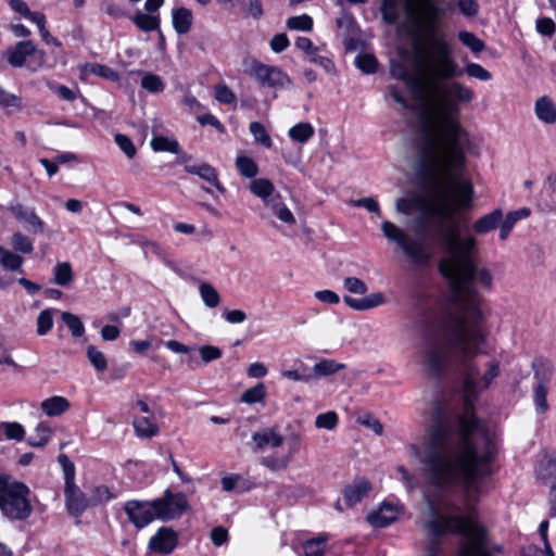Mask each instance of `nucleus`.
<instances>
[{
  "label": "nucleus",
  "mask_w": 556,
  "mask_h": 556,
  "mask_svg": "<svg viewBox=\"0 0 556 556\" xmlns=\"http://www.w3.org/2000/svg\"><path fill=\"white\" fill-rule=\"evenodd\" d=\"M486 336L483 314L471 306L467 319L427 332L418 352L421 368L429 377L439 378L455 369L464 391L463 414L440 417L432 426L420 456L422 478L431 481V490L440 483H464L469 500L481 493L479 481L492 473L495 458V444L473 412V401L501 372L497 359L483 366L475 362ZM432 494L428 491V496Z\"/></svg>",
  "instance_id": "obj_1"
},
{
  "label": "nucleus",
  "mask_w": 556,
  "mask_h": 556,
  "mask_svg": "<svg viewBox=\"0 0 556 556\" xmlns=\"http://www.w3.org/2000/svg\"><path fill=\"white\" fill-rule=\"evenodd\" d=\"M442 140V150L431 141L427 143L426 153L430 157L433 177L429 178L434 194L428 207L429 216L437 220L435 232L442 239L447 256L439 263L440 273L450 280L453 299L440 325H455L457 319H467V312L475 306L481 314L480 299L472 283L491 290L493 276L485 267H478L471 252L476 239H460L457 225L454 224L460 210H469L472 205L473 186L464 178L467 156L463 144L467 134L456 122L446 125Z\"/></svg>",
  "instance_id": "obj_2"
},
{
  "label": "nucleus",
  "mask_w": 556,
  "mask_h": 556,
  "mask_svg": "<svg viewBox=\"0 0 556 556\" xmlns=\"http://www.w3.org/2000/svg\"><path fill=\"white\" fill-rule=\"evenodd\" d=\"M427 37L426 41L417 38L408 56L409 65L415 74L413 76L401 62H392L390 74L393 78L404 81L410 92L418 99L430 100L429 111L422 122L418 137V153L428 178L433 177L430 157L426 153L427 143L433 141L438 150H442L443 132L446 125L456 122L467 134L463 151L471 144L470 135L460 122V103H470L475 92L459 81L453 80L441 85L442 80L454 79L462 75L452 45L443 37L437 35L439 27L433 31L419 23Z\"/></svg>",
  "instance_id": "obj_3"
},
{
  "label": "nucleus",
  "mask_w": 556,
  "mask_h": 556,
  "mask_svg": "<svg viewBox=\"0 0 556 556\" xmlns=\"http://www.w3.org/2000/svg\"><path fill=\"white\" fill-rule=\"evenodd\" d=\"M433 489V496H428L432 483L424 479L422 495L430 519L426 529L434 535L462 534L465 540L458 548V556H491L486 544V531L477 522L473 504L484 493L481 485L477 498H467L464 483H440Z\"/></svg>",
  "instance_id": "obj_4"
},
{
  "label": "nucleus",
  "mask_w": 556,
  "mask_h": 556,
  "mask_svg": "<svg viewBox=\"0 0 556 556\" xmlns=\"http://www.w3.org/2000/svg\"><path fill=\"white\" fill-rule=\"evenodd\" d=\"M29 488L11 475H0V510L9 519H27L33 507L29 502Z\"/></svg>",
  "instance_id": "obj_5"
},
{
  "label": "nucleus",
  "mask_w": 556,
  "mask_h": 556,
  "mask_svg": "<svg viewBox=\"0 0 556 556\" xmlns=\"http://www.w3.org/2000/svg\"><path fill=\"white\" fill-rule=\"evenodd\" d=\"M381 230L386 238L394 241L402 249L409 263L414 266L421 267L428 265L431 258V250L424 241L413 239L391 222H383Z\"/></svg>",
  "instance_id": "obj_6"
},
{
  "label": "nucleus",
  "mask_w": 556,
  "mask_h": 556,
  "mask_svg": "<svg viewBox=\"0 0 556 556\" xmlns=\"http://www.w3.org/2000/svg\"><path fill=\"white\" fill-rule=\"evenodd\" d=\"M452 5L445 0H410L409 15L433 33Z\"/></svg>",
  "instance_id": "obj_7"
},
{
  "label": "nucleus",
  "mask_w": 556,
  "mask_h": 556,
  "mask_svg": "<svg viewBox=\"0 0 556 556\" xmlns=\"http://www.w3.org/2000/svg\"><path fill=\"white\" fill-rule=\"evenodd\" d=\"M245 71L261 87L285 89L292 86L291 78L280 67L264 64L255 59L248 63Z\"/></svg>",
  "instance_id": "obj_8"
},
{
  "label": "nucleus",
  "mask_w": 556,
  "mask_h": 556,
  "mask_svg": "<svg viewBox=\"0 0 556 556\" xmlns=\"http://www.w3.org/2000/svg\"><path fill=\"white\" fill-rule=\"evenodd\" d=\"M156 519L169 521L179 518L188 508V500L184 493L166 490L163 496L152 501Z\"/></svg>",
  "instance_id": "obj_9"
},
{
  "label": "nucleus",
  "mask_w": 556,
  "mask_h": 556,
  "mask_svg": "<svg viewBox=\"0 0 556 556\" xmlns=\"http://www.w3.org/2000/svg\"><path fill=\"white\" fill-rule=\"evenodd\" d=\"M124 511L138 530L149 526L154 519V507L152 501L131 500L124 504Z\"/></svg>",
  "instance_id": "obj_10"
},
{
  "label": "nucleus",
  "mask_w": 556,
  "mask_h": 556,
  "mask_svg": "<svg viewBox=\"0 0 556 556\" xmlns=\"http://www.w3.org/2000/svg\"><path fill=\"white\" fill-rule=\"evenodd\" d=\"M177 544V533L172 528L162 527L151 536L148 547L153 553L168 555L174 552Z\"/></svg>",
  "instance_id": "obj_11"
},
{
  "label": "nucleus",
  "mask_w": 556,
  "mask_h": 556,
  "mask_svg": "<svg viewBox=\"0 0 556 556\" xmlns=\"http://www.w3.org/2000/svg\"><path fill=\"white\" fill-rule=\"evenodd\" d=\"M36 53L43 59L45 52L38 51L36 45L31 40H23L9 48L5 51V58L11 66L22 67L25 65L26 59Z\"/></svg>",
  "instance_id": "obj_12"
},
{
  "label": "nucleus",
  "mask_w": 556,
  "mask_h": 556,
  "mask_svg": "<svg viewBox=\"0 0 556 556\" xmlns=\"http://www.w3.org/2000/svg\"><path fill=\"white\" fill-rule=\"evenodd\" d=\"M8 210L18 222L24 223L29 231L34 233L43 232L45 223L34 208L26 207L22 203H12Z\"/></svg>",
  "instance_id": "obj_13"
},
{
  "label": "nucleus",
  "mask_w": 556,
  "mask_h": 556,
  "mask_svg": "<svg viewBox=\"0 0 556 556\" xmlns=\"http://www.w3.org/2000/svg\"><path fill=\"white\" fill-rule=\"evenodd\" d=\"M65 506L70 515L80 516L91 504L84 492L75 484L64 485Z\"/></svg>",
  "instance_id": "obj_14"
},
{
  "label": "nucleus",
  "mask_w": 556,
  "mask_h": 556,
  "mask_svg": "<svg viewBox=\"0 0 556 556\" xmlns=\"http://www.w3.org/2000/svg\"><path fill=\"white\" fill-rule=\"evenodd\" d=\"M399 514L397 506L383 503L376 511L368 514L366 519L375 528H384L394 522Z\"/></svg>",
  "instance_id": "obj_15"
},
{
  "label": "nucleus",
  "mask_w": 556,
  "mask_h": 556,
  "mask_svg": "<svg viewBox=\"0 0 556 556\" xmlns=\"http://www.w3.org/2000/svg\"><path fill=\"white\" fill-rule=\"evenodd\" d=\"M371 491V483L365 478L355 479L343 490V496L348 506L352 507L366 497Z\"/></svg>",
  "instance_id": "obj_16"
},
{
  "label": "nucleus",
  "mask_w": 556,
  "mask_h": 556,
  "mask_svg": "<svg viewBox=\"0 0 556 556\" xmlns=\"http://www.w3.org/2000/svg\"><path fill=\"white\" fill-rule=\"evenodd\" d=\"M252 441L254 442L253 451L262 452L266 447L281 446L283 437L275 428H268L253 433Z\"/></svg>",
  "instance_id": "obj_17"
},
{
  "label": "nucleus",
  "mask_w": 556,
  "mask_h": 556,
  "mask_svg": "<svg viewBox=\"0 0 556 556\" xmlns=\"http://www.w3.org/2000/svg\"><path fill=\"white\" fill-rule=\"evenodd\" d=\"M534 377L536 386L534 388L533 401L536 412L543 414L548 409L546 382L549 378V372L541 374L540 370H536Z\"/></svg>",
  "instance_id": "obj_18"
},
{
  "label": "nucleus",
  "mask_w": 556,
  "mask_h": 556,
  "mask_svg": "<svg viewBox=\"0 0 556 556\" xmlns=\"http://www.w3.org/2000/svg\"><path fill=\"white\" fill-rule=\"evenodd\" d=\"M265 206L275 215L281 223L293 226L296 223L295 216L285 204L280 193H276L275 198H270Z\"/></svg>",
  "instance_id": "obj_19"
},
{
  "label": "nucleus",
  "mask_w": 556,
  "mask_h": 556,
  "mask_svg": "<svg viewBox=\"0 0 556 556\" xmlns=\"http://www.w3.org/2000/svg\"><path fill=\"white\" fill-rule=\"evenodd\" d=\"M343 301L355 311H367L383 304L384 295L381 292H375L361 299L344 296Z\"/></svg>",
  "instance_id": "obj_20"
},
{
  "label": "nucleus",
  "mask_w": 556,
  "mask_h": 556,
  "mask_svg": "<svg viewBox=\"0 0 556 556\" xmlns=\"http://www.w3.org/2000/svg\"><path fill=\"white\" fill-rule=\"evenodd\" d=\"M502 218L503 211L501 208H495L491 213L478 218L473 224V230L478 235L488 233L500 226Z\"/></svg>",
  "instance_id": "obj_21"
},
{
  "label": "nucleus",
  "mask_w": 556,
  "mask_h": 556,
  "mask_svg": "<svg viewBox=\"0 0 556 556\" xmlns=\"http://www.w3.org/2000/svg\"><path fill=\"white\" fill-rule=\"evenodd\" d=\"M536 117L545 124L556 122V105L553 100L546 96L539 98L534 104Z\"/></svg>",
  "instance_id": "obj_22"
},
{
  "label": "nucleus",
  "mask_w": 556,
  "mask_h": 556,
  "mask_svg": "<svg viewBox=\"0 0 556 556\" xmlns=\"http://www.w3.org/2000/svg\"><path fill=\"white\" fill-rule=\"evenodd\" d=\"M250 191L257 198H260L264 205L270 198H275V186L267 178H256L251 180L249 184Z\"/></svg>",
  "instance_id": "obj_23"
},
{
  "label": "nucleus",
  "mask_w": 556,
  "mask_h": 556,
  "mask_svg": "<svg viewBox=\"0 0 556 556\" xmlns=\"http://www.w3.org/2000/svg\"><path fill=\"white\" fill-rule=\"evenodd\" d=\"M173 27L179 35L187 34L192 26L193 15L189 9H174L172 13Z\"/></svg>",
  "instance_id": "obj_24"
},
{
  "label": "nucleus",
  "mask_w": 556,
  "mask_h": 556,
  "mask_svg": "<svg viewBox=\"0 0 556 556\" xmlns=\"http://www.w3.org/2000/svg\"><path fill=\"white\" fill-rule=\"evenodd\" d=\"M132 23L142 31H153L160 28V16L159 14L142 13L137 11L131 16Z\"/></svg>",
  "instance_id": "obj_25"
},
{
  "label": "nucleus",
  "mask_w": 556,
  "mask_h": 556,
  "mask_svg": "<svg viewBox=\"0 0 556 556\" xmlns=\"http://www.w3.org/2000/svg\"><path fill=\"white\" fill-rule=\"evenodd\" d=\"M68 407L70 403L63 396H52L41 403L42 412L50 417L62 415Z\"/></svg>",
  "instance_id": "obj_26"
},
{
  "label": "nucleus",
  "mask_w": 556,
  "mask_h": 556,
  "mask_svg": "<svg viewBox=\"0 0 556 556\" xmlns=\"http://www.w3.org/2000/svg\"><path fill=\"white\" fill-rule=\"evenodd\" d=\"M24 258L17 253L0 245V266L10 271H22Z\"/></svg>",
  "instance_id": "obj_27"
},
{
  "label": "nucleus",
  "mask_w": 556,
  "mask_h": 556,
  "mask_svg": "<svg viewBox=\"0 0 556 556\" xmlns=\"http://www.w3.org/2000/svg\"><path fill=\"white\" fill-rule=\"evenodd\" d=\"M132 426L136 435L141 439H149L159 433L157 425L149 417L135 418Z\"/></svg>",
  "instance_id": "obj_28"
},
{
  "label": "nucleus",
  "mask_w": 556,
  "mask_h": 556,
  "mask_svg": "<svg viewBox=\"0 0 556 556\" xmlns=\"http://www.w3.org/2000/svg\"><path fill=\"white\" fill-rule=\"evenodd\" d=\"M25 435L24 427L16 421H2L0 422V440L22 441Z\"/></svg>",
  "instance_id": "obj_29"
},
{
  "label": "nucleus",
  "mask_w": 556,
  "mask_h": 556,
  "mask_svg": "<svg viewBox=\"0 0 556 556\" xmlns=\"http://www.w3.org/2000/svg\"><path fill=\"white\" fill-rule=\"evenodd\" d=\"M314 134V127L309 123H299L292 126L288 131L290 139L300 143L307 142Z\"/></svg>",
  "instance_id": "obj_30"
},
{
  "label": "nucleus",
  "mask_w": 556,
  "mask_h": 556,
  "mask_svg": "<svg viewBox=\"0 0 556 556\" xmlns=\"http://www.w3.org/2000/svg\"><path fill=\"white\" fill-rule=\"evenodd\" d=\"M199 292L205 306L215 308L220 303V295L217 290L208 282H201L199 285Z\"/></svg>",
  "instance_id": "obj_31"
},
{
  "label": "nucleus",
  "mask_w": 556,
  "mask_h": 556,
  "mask_svg": "<svg viewBox=\"0 0 556 556\" xmlns=\"http://www.w3.org/2000/svg\"><path fill=\"white\" fill-rule=\"evenodd\" d=\"M53 281L58 286H66L74 279L72 265L68 262L58 263L53 268Z\"/></svg>",
  "instance_id": "obj_32"
},
{
  "label": "nucleus",
  "mask_w": 556,
  "mask_h": 556,
  "mask_svg": "<svg viewBox=\"0 0 556 556\" xmlns=\"http://www.w3.org/2000/svg\"><path fill=\"white\" fill-rule=\"evenodd\" d=\"M200 178L203 180L210 182L212 186H214L219 192L225 193L226 189L220 184L218 179V174L216 169L211 166L210 164L203 163L199 165V175Z\"/></svg>",
  "instance_id": "obj_33"
},
{
  "label": "nucleus",
  "mask_w": 556,
  "mask_h": 556,
  "mask_svg": "<svg viewBox=\"0 0 556 556\" xmlns=\"http://www.w3.org/2000/svg\"><path fill=\"white\" fill-rule=\"evenodd\" d=\"M457 37L473 53H480L485 49L484 42L471 31L462 30L457 34Z\"/></svg>",
  "instance_id": "obj_34"
},
{
  "label": "nucleus",
  "mask_w": 556,
  "mask_h": 556,
  "mask_svg": "<svg viewBox=\"0 0 556 556\" xmlns=\"http://www.w3.org/2000/svg\"><path fill=\"white\" fill-rule=\"evenodd\" d=\"M236 167L245 178H254L258 174V166L255 161L249 156H238L236 159Z\"/></svg>",
  "instance_id": "obj_35"
},
{
  "label": "nucleus",
  "mask_w": 556,
  "mask_h": 556,
  "mask_svg": "<svg viewBox=\"0 0 556 556\" xmlns=\"http://www.w3.org/2000/svg\"><path fill=\"white\" fill-rule=\"evenodd\" d=\"M345 368V365L342 363H337L333 359H323L316 363L313 367L314 372L317 377H325L332 374H336L339 370Z\"/></svg>",
  "instance_id": "obj_36"
},
{
  "label": "nucleus",
  "mask_w": 556,
  "mask_h": 556,
  "mask_svg": "<svg viewBox=\"0 0 556 556\" xmlns=\"http://www.w3.org/2000/svg\"><path fill=\"white\" fill-rule=\"evenodd\" d=\"M151 147L155 152H179V144L175 139L163 136H154L151 140Z\"/></svg>",
  "instance_id": "obj_37"
},
{
  "label": "nucleus",
  "mask_w": 556,
  "mask_h": 556,
  "mask_svg": "<svg viewBox=\"0 0 556 556\" xmlns=\"http://www.w3.org/2000/svg\"><path fill=\"white\" fill-rule=\"evenodd\" d=\"M86 354L90 364L94 367L97 371H105L108 369V361L104 354L98 350L94 345H88L86 349Z\"/></svg>",
  "instance_id": "obj_38"
},
{
  "label": "nucleus",
  "mask_w": 556,
  "mask_h": 556,
  "mask_svg": "<svg viewBox=\"0 0 556 556\" xmlns=\"http://www.w3.org/2000/svg\"><path fill=\"white\" fill-rule=\"evenodd\" d=\"M11 244L14 251L18 253L30 254L34 251L33 241L20 231L12 235Z\"/></svg>",
  "instance_id": "obj_39"
},
{
  "label": "nucleus",
  "mask_w": 556,
  "mask_h": 556,
  "mask_svg": "<svg viewBox=\"0 0 556 556\" xmlns=\"http://www.w3.org/2000/svg\"><path fill=\"white\" fill-rule=\"evenodd\" d=\"M62 320L67 326L73 337L79 338L85 333V327L81 319L72 313H62Z\"/></svg>",
  "instance_id": "obj_40"
},
{
  "label": "nucleus",
  "mask_w": 556,
  "mask_h": 556,
  "mask_svg": "<svg viewBox=\"0 0 556 556\" xmlns=\"http://www.w3.org/2000/svg\"><path fill=\"white\" fill-rule=\"evenodd\" d=\"M287 27L292 30L311 31L313 28V18L307 14L291 16L286 22Z\"/></svg>",
  "instance_id": "obj_41"
},
{
  "label": "nucleus",
  "mask_w": 556,
  "mask_h": 556,
  "mask_svg": "<svg viewBox=\"0 0 556 556\" xmlns=\"http://www.w3.org/2000/svg\"><path fill=\"white\" fill-rule=\"evenodd\" d=\"M327 538L308 540L303 544L304 556H324L326 552Z\"/></svg>",
  "instance_id": "obj_42"
},
{
  "label": "nucleus",
  "mask_w": 556,
  "mask_h": 556,
  "mask_svg": "<svg viewBox=\"0 0 556 556\" xmlns=\"http://www.w3.org/2000/svg\"><path fill=\"white\" fill-rule=\"evenodd\" d=\"M250 132L254 140L266 148H271L273 141L264 125L260 122H252L249 126Z\"/></svg>",
  "instance_id": "obj_43"
},
{
  "label": "nucleus",
  "mask_w": 556,
  "mask_h": 556,
  "mask_svg": "<svg viewBox=\"0 0 556 556\" xmlns=\"http://www.w3.org/2000/svg\"><path fill=\"white\" fill-rule=\"evenodd\" d=\"M53 313L54 309L47 308L40 312L37 317V334L45 336L47 334L53 327Z\"/></svg>",
  "instance_id": "obj_44"
},
{
  "label": "nucleus",
  "mask_w": 556,
  "mask_h": 556,
  "mask_svg": "<svg viewBox=\"0 0 556 556\" xmlns=\"http://www.w3.org/2000/svg\"><path fill=\"white\" fill-rule=\"evenodd\" d=\"M266 396L264 383L260 382L255 387L245 390L241 395V401L248 404L261 402Z\"/></svg>",
  "instance_id": "obj_45"
},
{
  "label": "nucleus",
  "mask_w": 556,
  "mask_h": 556,
  "mask_svg": "<svg viewBox=\"0 0 556 556\" xmlns=\"http://www.w3.org/2000/svg\"><path fill=\"white\" fill-rule=\"evenodd\" d=\"M460 70H462V73L465 71V73L469 77L479 79L481 81H489L492 79V74L478 63H473V62L467 63L465 65V68L464 70L460 68Z\"/></svg>",
  "instance_id": "obj_46"
},
{
  "label": "nucleus",
  "mask_w": 556,
  "mask_h": 556,
  "mask_svg": "<svg viewBox=\"0 0 556 556\" xmlns=\"http://www.w3.org/2000/svg\"><path fill=\"white\" fill-rule=\"evenodd\" d=\"M35 432H36V435H31L28 439L29 445L35 446V447H40V446L46 445L49 441V437H50V432H51L50 428L46 424L40 422L36 427Z\"/></svg>",
  "instance_id": "obj_47"
},
{
  "label": "nucleus",
  "mask_w": 556,
  "mask_h": 556,
  "mask_svg": "<svg viewBox=\"0 0 556 556\" xmlns=\"http://www.w3.org/2000/svg\"><path fill=\"white\" fill-rule=\"evenodd\" d=\"M58 460L62 467L64 475V485L75 484V465L67 455L61 454Z\"/></svg>",
  "instance_id": "obj_48"
},
{
  "label": "nucleus",
  "mask_w": 556,
  "mask_h": 556,
  "mask_svg": "<svg viewBox=\"0 0 556 556\" xmlns=\"http://www.w3.org/2000/svg\"><path fill=\"white\" fill-rule=\"evenodd\" d=\"M214 97L223 104H232L237 99L235 92L225 84H218L214 87Z\"/></svg>",
  "instance_id": "obj_49"
},
{
  "label": "nucleus",
  "mask_w": 556,
  "mask_h": 556,
  "mask_svg": "<svg viewBox=\"0 0 556 556\" xmlns=\"http://www.w3.org/2000/svg\"><path fill=\"white\" fill-rule=\"evenodd\" d=\"M338 415L336 412L319 414L315 419V426L318 429L333 430L338 425Z\"/></svg>",
  "instance_id": "obj_50"
},
{
  "label": "nucleus",
  "mask_w": 556,
  "mask_h": 556,
  "mask_svg": "<svg viewBox=\"0 0 556 556\" xmlns=\"http://www.w3.org/2000/svg\"><path fill=\"white\" fill-rule=\"evenodd\" d=\"M355 65L365 74H372L377 71V60L371 54H361L355 58Z\"/></svg>",
  "instance_id": "obj_51"
},
{
  "label": "nucleus",
  "mask_w": 556,
  "mask_h": 556,
  "mask_svg": "<svg viewBox=\"0 0 556 556\" xmlns=\"http://www.w3.org/2000/svg\"><path fill=\"white\" fill-rule=\"evenodd\" d=\"M539 475L543 479L556 477V455H544L540 464Z\"/></svg>",
  "instance_id": "obj_52"
},
{
  "label": "nucleus",
  "mask_w": 556,
  "mask_h": 556,
  "mask_svg": "<svg viewBox=\"0 0 556 556\" xmlns=\"http://www.w3.org/2000/svg\"><path fill=\"white\" fill-rule=\"evenodd\" d=\"M530 214V208L521 207L519 210L508 212L505 217L503 216L502 223L513 229L519 220L529 217Z\"/></svg>",
  "instance_id": "obj_53"
},
{
  "label": "nucleus",
  "mask_w": 556,
  "mask_h": 556,
  "mask_svg": "<svg viewBox=\"0 0 556 556\" xmlns=\"http://www.w3.org/2000/svg\"><path fill=\"white\" fill-rule=\"evenodd\" d=\"M356 421L359 425L368 429H371L377 435H381L383 433L382 424L370 413H366L362 416H358Z\"/></svg>",
  "instance_id": "obj_54"
},
{
  "label": "nucleus",
  "mask_w": 556,
  "mask_h": 556,
  "mask_svg": "<svg viewBox=\"0 0 556 556\" xmlns=\"http://www.w3.org/2000/svg\"><path fill=\"white\" fill-rule=\"evenodd\" d=\"M141 87L150 92H160L164 89V83L155 74H146L141 79Z\"/></svg>",
  "instance_id": "obj_55"
},
{
  "label": "nucleus",
  "mask_w": 556,
  "mask_h": 556,
  "mask_svg": "<svg viewBox=\"0 0 556 556\" xmlns=\"http://www.w3.org/2000/svg\"><path fill=\"white\" fill-rule=\"evenodd\" d=\"M261 464L273 471L283 470L288 467L289 458L287 457H277V456H266L261 459Z\"/></svg>",
  "instance_id": "obj_56"
},
{
  "label": "nucleus",
  "mask_w": 556,
  "mask_h": 556,
  "mask_svg": "<svg viewBox=\"0 0 556 556\" xmlns=\"http://www.w3.org/2000/svg\"><path fill=\"white\" fill-rule=\"evenodd\" d=\"M343 287L351 293L365 294L368 290L366 283L356 277H346L343 280Z\"/></svg>",
  "instance_id": "obj_57"
},
{
  "label": "nucleus",
  "mask_w": 556,
  "mask_h": 556,
  "mask_svg": "<svg viewBox=\"0 0 556 556\" xmlns=\"http://www.w3.org/2000/svg\"><path fill=\"white\" fill-rule=\"evenodd\" d=\"M22 100L20 97L9 93L0 87V105L5 109H21Z\"/></svg>",
  "instance_id": "obj_58"
},
{
  "label": "nucleus",
  "mask_w": 556,
  "mask_h": 556,
  "mask_svg": "<svg viewBox=\"0 0 556 556\" xmlns=\"http://www.w3.org/2000/svg\"><path fill=\"white\" fill-rule=\"evenodd\" d=\"M457 8L459 12L467 17H473L479 12V3L477 0H457Z\"/></svg>",
  "instance_id": "obj_59"
},
{
  "label": "nucleus",
  "mask_w": 556,
  "mask_h": 556,
  "mask_svg": "<svg viewBox=\"0 0 556 556\" xmlns=\"http://www.w3.org/2000/svg\"><path fill=\"white\" fill-rule=\"evenodd\" d=\"M115 142L129 159L136 154V148L127 136L122 134L115 135Z\"/></svg>",
  "instance_id": "obj_60"
},
{
  "label": "nucleus",
  "mask_w": 556,
  "mask_h": 556,
  "mask_svg": "<svg viewBox=\"0 0 556 556\" xmlns=\"http://www.w3.org/2000/svg\"><path fill=\"white\" fill-rule=\"evenodd\" d=\"M199 353L204 363H210L222 357V350L214 345H203L199 349Z\"/></svg>",
  "instance_id": "obj_61"
},
{
  "label": "nucleus",
  "mask_w": 556,
  "mask_h": 556,
  "mask_svg": "<svg viewBox=\"0 0 556 556\" xmlns=\"http://www.w3.org/2000/svg\"><path fill=\"white\" fill-rule=\"evenodd\" d=\"M88 67L90 68V72L97 76L111 78L113 80H116L118 78L117 73L106 65L90 64Z\"/></svg>",
  "instance_id": "obj_62"
},
{
  "label": "nucleus",
  "mask_w": 556,
  "mask_h": 556,
  "mask_svg": "<svg viewBox=\"0 0 556 556\" xmlns=\"http://www.w3.org/2000/svg\"><path fill=\"white\" fill-rule=\"evenodd\" d=\"M49 88L63 100L72 102L76 99L75 91L64 85L49 84Z\"/></svg>",
  "instance_id": "obj_63"
},
{
  "label": "nucleus",
  "mask_w": 556,
  "mask_h": 556,
  "mask_svg": "<svg viewBox=\"0 0 556 556\" xmlns=\"http://www.w3.org/2000/svg\"><path fill=\"white\" fill-rule=\"evenodd\" d=\"M314 296L323 302L330 305H336L340 302L339 295L331 290H319L314 293Z\"/></svg>",
  "instance_id": "obj_64"
}]
</instances>
